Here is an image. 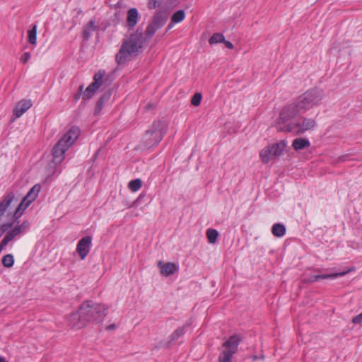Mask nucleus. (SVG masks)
I'll return each mask as SVG.
<instances>
[{"instance_id": "obj_1", "label": "nucleus", "mask_w": 362, "mask_h": 362, "mask_svg": "<svg viewBox=\"0 0 362 362\" xmlns=\"http://www.w3.org/2000/svg\"><path fill=\"white\" fill-rule=\"evenodd\" d=\"M168 18V13L166 11H159L156 13L145 30L146 38L142 32L136 30L125 39L115 56L117 63L119 65L124 64L136 57L141 52L146 39L150 40L155 33L165 25Z\"/></svg>"}, {"instance_id": "obj_2", "label": "nucleus", "mask_w": 362, "mask_h": 362, "mask_svg": "<svg viewBox=\"0 0 362 362\" xmlns=\"http://www.w3.org/2000/svg\"><path fill=\"white\" fill-rule=\"evenodd\" d=\"M80 135V129L77 127H71L69 130L58 141L52 150V160L55 165L60 164L64 158L66 150L77 140Z\"/></svg>"}, {"instance_id": "obj_3", "label": "nucleus", "mask_w": 362, "mask_h": 362, "mask_svg": "<svg viewBox=\"0 0 362 362\" xmlns=\"http://www.w3.org/2000/svg\"><path fill=\"white\" fill-rule=\"evenodd\" d=\"M300 113L294 103L285 105L280 111L276 119L275 127L278 132H289L297 119L296 116Z\"/></svg>"}, {"instance_id": "obj_4", "label": "nucleus", "mask_w": 362, "mask_h": 362, "mask_svg": "<svg viewBox=\"0 0 362 362\" xmlns=\"http://www.w3.org/2000/svg\"><path fill=\"white\" fill-rule=\"evenodd\" d=\"M324 97V91L319 88H312L296 98L293 102L300 112H305L320 104Z\"/></svg>"}, {"instance_id": "obj_5", "label": "nucleus", "mask_w": 362, "mask_h": 362, "mask_svg": "<svg viewBox=\"0 0 362 362\" xmlns=\"http://www.w3.org/2000/svg\"><path fill=\"white\" fill-rule=\"evenodd\" d=\"M108 308L104 304L96 303L92 300H86L80 305L87 325L90 322H101L107 315Z\"/></svg>"}, {"instance_id": "obj_6", "label": "nucleus", "mask_w": 362, "mask_h": 362, "mask_svg": "<svg viewBox=\"0 0 362 362\" xmlns=\"http://www.w3.org/2000/svg\"><path fill=\"white\" fill-rule=\"evenodd\" d=\"M167 131V124L163 121H154L145 132L142 142L145 147L150 148L157 145L163 139Z\"/></svg>"}, {"instance_id": "obj_7", "label": "nucleus", "mask_w": 362, "mask_h": 362, "mask_svg": "<svg viewBox=\"0 0 362 362\" xmlns=\"http://www.w3.org/2000/svg\"><path fill=\"white\" fill-rule=\"evenodd\" d=\"M240 341L241 339L237 334L230 337L222 345L223 350L219 354L218 362H231L232 356L238 351Z\"/></svg>"}, {"instance_id": "obj_8", "label": "nucleus", "mask_w": 362, "mask_h": 362, "mask_svg": "<svg viewBox=\"0 0 362 362\" xmlns=\"http://www.w3.org/2000/svg\"><path fill=\"white\" fill-rule=\"evenodd\" d=\"M286 146V142L281 141L279 143L267 146L262 148L259 152V158L262 162L267 164L273 158L280 156L283 153Z\"/></svg>"}, {"instance_id": "obj_9", "label": "nucleus", "mask_w": 362, "mask_h": 362, "mask_svg": "<svg viewBox=\"0 0 362 362\" xmlns=\"http://www.w3.org/2000/svg\"><path fill=\"white\" fill-rule=\"evenodd\" d=\"M40 189L41 187L39 185H35L29 190V192L27 193L25 197H24V198L22 199L15 210L13 214V218L15 219L19 218L23 214V211L37 197Z\"/></svg>"}, {"instance_id": "obj_10", "label": "nucleus", "mask_w": 362, "mask_h": 362, "mask_svg": "<svg viewBox=\"0 0 362 362\" xmlns=\"http://www.w3.org/2000/svg\"><path fill=\"white\" fill-rule=\"evenodd\" d=\"M316 121L313 118L300 117L296 119L293 126L291 128L290 132L296 135L303 134L307 131L314 129L316 127Z\"/></svg>"}, {"instance_id": "obj_11", "label": "nucleus", "mask_w": 362, "mask_h": 362, "mask_svg": "<svg viewBox=\"0 0 362 362\" xmlns=\"http://www.w3.org/2000/svg\"><path fill=\"white\" fill-rule=\"evenodd\" d=\"M105 74L104 70H100L98 72L95 74L93 76V82H92L86 89L83 91V99L86 100L90 99L95 91L101 86L103 84V78Z\"/></svg>"}, {"instance_id": "obj_12", "label": "nucleus", "mask_w": 362, "mask_h": 362, "mask_svg": "<svg viewBox=\"0 0 362 362\" xmlns=\"http://www.w3.org/2000/svg\"><path fill=\"white\" fill-rule=\"evenodd\" d=\"M80 308L78 311L72 313L68 318V326L72 329H80L87 325Z\"/></svg>"}, {"instance_id": "obj_13", "label": "nucleus", "mask_w": 362, "mask_h": 362, "mask_svg": "<svg viewBox=\"0 0 362 362\" xmlns=\"http://www.w3.org/2000/svg\"><path fill=\"white\" fill-rule=\"evenodd\" d=\"M92 244V238L89 235L82 238L77 243L76 251L80 258L84 259L88 255Z\"/></svg>"}, {"instance_id": "obj_14", "label": "nucleus", "mask_w": 362, "mask_h": 362, "mask_svg": "<svg viewBox=\"0 0 362 362\" xmlns=\"http://www.w3.org/2000/svg\"><path fill=\"white\" fill-rule=\"evenodd\" d=\"M33 105V102L30 99H23L17 103L14 109L13 115L16 117L22 116Z\"/></svg>"}, {"instance_id": "obj_15", "label": "nucleus", "mask_w": 362, "mask_h": 362, "mask_svg": "<svg viewBox=\"0 0 362 362\" xmlns=\"http://www.w3.org/2000/svg\"><path fill=\"white\" fill-rule=\"evenodd\" d=\"M158 266L160 268L161 274L165 276L174 274L179 269V267L173 262H168L166 264H163L161 261H160L158 263Z\"/></svg>"}, {"instance_id": "obj_16", "label": "nucleus", "mask_w": 362, "mask_h": 362, "mask_svg": "<svg viewBox=\"0 0 362 362\" xmlns=\"http://www.w3.org/2000/svg\"><path fill=\"white\" fill-rule=\"evenodd\" d=\"M139 13L136 8H130L127 12V24L129 28L132 29L138 22Z\"/></svg>"}, {"instance_id": "obj_17", "label": "nucleus", "mask_w": 362, "mask_h": 362, "mask_svg": "<svg viewBox=\"0 0 362 362\" xmlns=\"http://www.w3.org/2000/svg\"><path fill=\"white\" fill-rule=\"evenodd\" d=\"M14 197L15 196L13 192H9L4 197V199L0 202V217L4 214L13 201Z\"/></svg>"}, {"instance_id": "obj_18", "label": "nucleus", "mask_w": 362, "mask_h": 362, "mask_svg": "<svg viewBox=\"0 0 362 362\" xmlns=\"http://www.w3.org/2000/svg\"><path fill=\"white\" fill-rule=\"evenodd\" d=\"M97 30L95 25V21L94 19H91L88 24L83 27L82 36L84 40L87 41L90 39L93 32Z\"/></svg>"}, {"instance_id": "obj_19", "label": "nucleus", "mask_w": 362, "mask_h": 362, "mask_svg": "<svg viewBox=\"0 0 362 362\" xmlns=\"http://www.w3.org/2000/svg\"><path fill=\"white\" fill-rule=\"evenodd\" d=\"M292 146L296 151H300L309 148L310 142L305 138H296L293 141Z\"/></svg>"}, {"instance_id": "obj_20", "label": "nucleus", "mask_w": 362, "mask_h": 362, "mask_svg": "<svg viewBox=\"0 0 362 362\" xmlns=\"http://www.w3.org/2000/svg\"><path fill=\"white\" fill-rule=\"evenodd\" d=\"M272 233L276 237H282L286 233V228L281 223H275L272 228Z\"/></svg>"}, {"instance_id": "obj_21", "label": "nucleus", "mask_w": 362, "mask_h": 362, "mask_svg": "<svg viewBox=\"0 0 362 362\" xmlns=\"http://www.w3.org/2000/svg\"><path fill=\"white\" fill-rule=\"evenodd\" d=\"M37 25H33L32 29L28 30V42L31 45H35L37 42Z\"/></svg>"}, {"instance_id": "obj_22", "label": "nucleus", "mask_w": 362, "mask_h": 362, "mask_svg": "<svg viewBox=\"0 0 362 362\" xmlns=\"http://www.w3.org/2000/svg\"><path fill=\"white\" fill-rule=\"evenodd\" d=\"M185 327L186 325L179 327L175 330L170 337V341H177L180 337H182L185 334Z\"/></svg>"}, {"instance_id": "obj_23", "label": "nucleus", "mask_w": 362, "mask_h": 362, "mask_svg": "<svg viewBox=\"0 0 362 362\" xmlns=\"http://www.w3.org/2000/svg\"><path fill=\"white\" fill-rule=\"evenodd\" d=\"M218 233L216 229L209 228L206 230V237L209 243L214 244L216 242Z\"/></svg>"}, {"instance_id": "obj_24", "label": "nucleus", "mask_w": 362, "mask_h": 362, "mask_svg": "<svg viewBox=\"0 0 362 362\" xmlns=\"http://www.w3.org/2000/svg\"><path fill=\"white\" fill-rule=\"evenodd\" d=\"M346 274H347V272H340V273H333V274H319V275H316L315 279H318V281L322 280V279H333L338 276H344Z\"/></svg>"}, {"instance_id": "obj_25", "label": "nucleus", "mask_w": 362, "mask_h": 362, "mask_svg": "<svg viewBox=\"0 0 362 362\" xmlns=\"http://www.w3.org/2000/svg\"><path fill=\"white\" fill-rule=\"evenodd\" d=\"M224 35L219 33H216L209 40V43L212 45L224 41Z\"/></svg>"}, {"instance_id": "obj_26", "label": "nucleus", "mask_w": 362, "mask_h": 362, "mask_svg": "<svg viewBox=\"0 0 362 362\" xmlns=\"http://www.w3.org/2000/svg\"><path fill=\"white\" fill-rule=\"evenodd\" d=\"M185 18V13L183 10H178L171 17L173 23H179Z\"/></svg>"}, {"instance_id": "obj_27", "label": "nucleus", "mask_w": 362, "mask_h": 362, "mask_svg": "<svg viewBox=\"0 0 362 362\" xmlns=\"http://www.w3.org/2000/svg\"><path fill=\"white\" fill-rule=\"evenodd\" d=\"M1 262L4 267L10 268L14 264V257L11 254L6 255L3 257Z\"/></svg>"}, {"instance_id": "obj_28", "label": "nucleus", "mask_w": 362, "mask_h": 362, "mask_svg": "<svg viewBox=\"0 0 362 362\" xmlns=\"http://www.w3.org/2000/svg\"><path fill=\"white\" fill-rule=\"evenodd\" d=\"M142 186V182L140 179H135L133 180H131L129 182V188L132 192H136L138 191Z\"/></svg>"}, {"instance_id": "obj_29", "label": "nucleus", "mask_w": 362, "mask_h": 362, "mask_svg": "<svg viewBox=\"0 0 362 362\" xmlns=\"http://www.w3.org/2000/svg\"><path fill=\"white\" fill-rule=\"evenodd\" d=\"M202 98V94L200 93H196L192 98L191 103L194 106H198L200 105Z\"/></svg>"}, {"instance_id": "obj_30", "label": "nucleus", "mask_w": 362, "mask_h": 362, "mask_svg": "<svg viewBox=\"0 0 362 362\" xmlns=\"http://www.w3.org/2000/svg\"><path fill=\"white\" fill-rule=\"evenodd\" d=\"M21 233H19V229H16L14 228L11 231L8 232L6 235H5L10 241L13 240L16 236L20 235Z\"/></svg>"}, {"instance_id": "obj_31", "label": "nucleus", "mask_w": 362, "mask_h": 362, "mask_svg": "<svg viewBox=\"0 0 362 362\" xmlns=\"http://www.w3.org/2000/svg\"><path fill=\"white\" fill-rule=\"evenodd\" d=\"M30 226V223L28 221H24L21 225L16 226V229H19V233L21 234L23 233Z\"/></svg>"}, {"instance_id": "obj_32", "label": "nucleus", "mask_w": 362, "mask_h": 362, "mask_svg": "<svg viewBox=\"0 0 362 362\" xmlns=\"http://www.w3.org/2000/svg\"><path fill=\"white\" fill-rule=\"evenodd\" d=\"M163 0H149L148 3V7L150 9H154L158 7Z\"/></svg>"}, {"instance_id": "obj_33", "label": "nucleus", "mask_w": 362, "mask_h": 362, "mask_svg": "<svg viewBox=\"0 0 362 362\" xmlns=\"http://www.w3.org/2000/svg\"><path fill=\"white\" fill-rule=\"evenodd\" d=\"M105 105V104H104V103L98 100L95 107L94 115H98L100 114L101 110H103Z\"/></svg>"}, {"instance_id": "obj_34", "label": "nucleus", "mask_w": 362, "mask_h": 362, "mask_svg": "<svg viewBox=\"0 0 362 362\" xmlns=\"http://www.w3.org/2000/svg\"><path fill=\"white\" fill-rule=\"evenodd\" d=\"M13 223H4L0 226V238L2 235L13 226Z\"/></svg>"}, {"instance_id": "obj_35", "label": "nucleus", "mask_w": 362, "mask_h": 362, "mask_svg": "<svg viewBox=\"0 0 362 362\" xmlns=\"http://www.w3.org/2000/svg\"><path fill=\"white\" fill-rule=\"evenodd\" d=\"M111 97L112 91L109 90L106 93H105L104 95L99 100L104 103V104H106L107 102L110 101Z\"/></svg>"}, {"instance_id": "obj_36", "label": "nucleus", "mask_w": 362, "mask_h": 362, "mask_svg": "<svg viewBox=\"0 0 362 362\" xmlns=\"http://www.w3.org/2000/svg\"><path fill=\"white\" fill-rule=\"evenodd\" d=\"M30 52H24L21 58H20V62L23 64H25L27 63V62L30 59Z\"/></svg>"}, {"instance_id": "obj_37", "label": "nucleus", "mask_w": 362, "mask_h": 362, "mask_svg": "<svg viewBox=\"0 0 362 362\" xmlns=\"http://www.w3.org/2000/svg\"><path fill=\"white\" fill-rule=\"evenodd\" d=\"M352 322L354 324H359V323H361L362 322V313H360L359 315L355 316L353 319H352Z\"/></svg>"}, {"instance_id": "obj_38", "label": "nucleus", "mask_w": 362, "mask_h": 362, "mask_svg": "<svg viewBox=\"0 0 362 362\" xmlns=\"http://www.w3.org/2000/svg\"><path fill=\"white\" fill-rule=\"evenodd\" d=\"M83 85L80 86L78 92L77 93H76L74 95V98L76 100H78L80 99L81 95H83Z\"/></svg>"}, {"instance_id": "obj_39", "label": "nucleus", "mask_w": 362, "mask_h": 362, "mask_svg": "<svg viewBox=\"0 0 362 362\" xmlns=\"http://www.w3.org/2000/svg\"><path fill=\"white\" fill-rule=\"evenodd\" d=\"M223 43H224L225 46L228 48V49H232L233 48V45L232 42H229V41H227L224 39V41H223Z\"/></svg>"}, {"instance_id": "obj_40", "label": "nucleus", "mask_w": 362, "mask_h": 362, "mask_svg": "<svg viewBox=\"0 0 362 362\" xmlns=\"http://www.w3.org/2000/svg\"><path fill=\"white\" fill-rule=\"evenodd\" d=\"M9 242H11L10 240H8L6 236H4L0 244L2 245L4 247H5Z\"/></svg>"}, {"instance_id": "obj_41", "label": "nucleus", "mask_w": 362, "mask_h": 362, "mask_svg": "<svg viewBox=\"0 0 362 362\" xmlns=\"http://www.w3.org/2000/svg\"><path fill=\"white\" fill-rule=\"evenodd\" d=\"M316 275L311 276L309 279L308 282H316L318 281V279H315Z\"/></svg>"}, {"instance_id": "obj_42", "label": "nucleus", "mask_w": 362, "mask_h": 362, "mask_svg": "<svg viewBox=\"0 0 362 362\" xmlns=\"http://www.w3.org/2000/svg\"><path fill=\"white\" fill-rule=\"evenodd\" d=\"M175 23H173V21H171V22L168 25L166 32H168L169 30H170L173 27L174 24H175Z\"/></svg>"}, {"instance_id": "obj_43", "label": "nucleus", "mask_w": 362, "mask_h": 362, "mask_svg": "<svg viewBox=\"0 0 362 362\" xmlns=\"http://www.w3.org/2000/svg\"><path fill=\"white\" fill-rule=\"evenodd\" d=\"M116 328V325L112 324L109 326H107V329L109 330L115 329Z\"/></svg>"}, {"instance_id": "obj_44", "label": "nucleus", "mask_w": 362, "mask_h": 362, "mask_svg": "<svg viewBox=\"0 0 362 362\" xmlns=\"http://www.w3.org/2000/svg\"><path fill=\"white\" fill-rule=\"evenodd\" d=\"M251 358H252V361H255L256 360H257L258 356H257L254 355V356H251Z\"/></svg>"}, {"instance_id": "obj_45", "label": "nucleus", "mask_w": 362, "mask_h": 362, "mask_svg": "<svg viewBox=\"0 0 362 362\" xmlns=\"http://www.w3.org/2000/svg\"><path fill=\"white\" fill-rule=\"evenodd\" d=\"M0 362H5L4 358L0 357Z\"/></svg>"}]
</instances>
